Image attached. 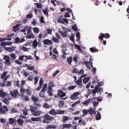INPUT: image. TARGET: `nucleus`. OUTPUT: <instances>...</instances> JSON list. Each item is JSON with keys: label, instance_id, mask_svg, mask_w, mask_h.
<instances>
[{"label": "nucleus", "instance_id": "obj_38", "mask_svg": "<svg viewBox=\"0 0 129 129\" xmlns=\"http://www.w3.org/2000/svg\"><path fill=\"white\" fill-rule=\"evenodd\" d=\"M80 118V117H75L74 119V120L72 122V124H76L77 123V122H74V121L77 120H79Z\"/></svg>", "mask_w": 129, "mask_h": 129}, {"label": "nucleus", "instance_id": "obj_19", "mask_svg": "<svg viewBox=\"0 0 129 129\" xmlns=\"http://www.w3.org/2000/svg\"><path fill=\"white\" fill-rule=\"evenodd\" d=\"M31 98L32 100L34 103L37 102L38 101V98L34 95L32 96Z\"/></svg>", "mask_w": 129, "mask_h": 129}, {"label": "nucleus", "instance_id": "obj_22", "mask_svg": "<svg viewBox=\"0 0 129 129\" xmlns=\"http://www.w3.org/2000/svg\"><path fill=\"white\" fill-rule=\"evenodd\" d=\"M47 85L46 84H44L42 87V91H45L47 89Z\"/></svg>", "mask_w": 129, "mask_h": 129}, {"label": "nucleus", "instance_id": "obj_48", "mask_svg": "<svg viewBox=\"0 0 129 129\" xmlns=\"http://www.w3.org/2000/svg\"><path fill=\"white\" fill-rule=\"evenodd\" d=\"M43 35L42 34L40 33L38 36V41L39 42L41 40L42 37Z\"/></svg>", "mask_w": 129, "mask_h": 129}, {"label": "nucleus", "instance_id": "obj_62", "mask_svg": "<svg viewBox=\"0 0 129 129\" xmlns=\"http://www.w3.org/2000/svg\"><path fill=\"white\" fill-rule=\"evenodd\" d=\"M34 69L33 66H29L27 68V69L31 71L34 70Z\"/></svg>", "mask_w": 129, "mask_h": 129}, {"label": "nucleus", "instance_id": "obj_27", "mask_svg": "<svg viewBox=\"0 0 129 129\" xmlns=\"http://www.w3.org/2000/svg\"><path fill=\"white\" fill-rule=\"evenodd\" d=\"M33 47L34 48H36L38 45V42L37 40H35L33 41Z\"/></svg>", "mask_w": 129, "mask_h": 129}, {"label": "nucleus", "instance_id": "obj_13", "mask_svg": "<svg viewBox=\"0 0 129 129\" xmlns=\"http://www.w3.org/2000/svg\"><path fill=\"white\" fill-rule=\"evenodd\" d=\"M31 26H27L25 27V29H26V31L27 32V34H28L31 33Z\"/></svg>", "mask_w": 129, "mask_h": 129}, {"label": "nucleus", "instance_id": "obj_5", "mask_svg": "<svg viewBox=\"0 0 129 129\" xmlns=\"http://www.w3.org/2000/svg\"><path fill=\"white\" fill-rule=\"evenodd\" d=\"M80 94V93L79 92H74L70 98L73 100H77L78 98V96Z\"/></svg>", "mask_w": 129, "mask_h": 129}, {"label": "nucleus", "instance_id": "obj_32", "mask_svg": "<svg viewBox=\"0 0 129 129\" xmlns=\"http://www.w3.org/2000/svg\"><path fill=\"white\" fill-rule=\"evenodd\" d=\"M64 110H56V114H62L64 113Z\"/></svg>", "mask_w": 129, "mask_h": 129}, {"label": "nucleus", "instance_id": "obj_4", "mask_svg": "<svg viewBox=\"0 0 129 129\" xmlns=\"http://www.w3.org/2000/svg\"><path fill=\"white\" fill-rule=\"evenodd\" d=\"M45 119L43 121V122L45 123H49L52 120V117L48 115H46L44 116Z\"/></svg>", "mask_w": 129, "mask_h": 129}, {"label": "nucleus", "instance_id": "obj_26", "mask_svg": "<svg viewBox=\"0 0 129 129\" xmlns=\"http://www.w3.org/2000/svg\"><path fill=\"white\" fill-rule=\"evenodd\" d=\"M54 86V83L52 81L49 82L48 85V88H52Z\"/></svg>", "mask_w": 129, "mask_h": 129}, {"label": "nucleus", "instance_id": "obj_36", "mask_svg": "<svg viewBox=\"0 0 129 129\" xmlns=\"http://www.w3.org/2000/svg\"><path fill=\"white\" fill-rule=\"evenodd\" d=\"M14 48L13 47H11L8 48L6 50L9 52H11L14 50Z\"/></svg>", "mask_w": 129, "mask_h": 129}, {"label": "nucleus", "instance_id": "obj_55", "mask_svg": "<svg viewBox=\"0 0 129 129\" xmlns=\"http://www.w3.org/2000/svg\"><path fill=\"white\" fill-rule=\"evenodd\" d=\"M22 111L23 112V114L25 116H26L27 114V112L28 110L26 109H25L24 110H23Z\"/></svg>", "mask_w": 129, "mask_h": 129}, {"label": "nucleus", "instance_id": "obj_14", "mask_svg": "<svg viewBox=\"0 0 129 129\" xmlns=\"http://www.w3.org/2000/svg\"><path fill=\"white\" fill-rule=\"evenodd\" d=\"M35 36L33 33H30L26 36V37L28 39H33L35 38Z\"/></svg>", "mask_w": 129, "mask_h": 129}, {"label": "nucleus", "instance_id": "obj_35", "mask_svg": "<svg viewBox=\"0 0 129 129\" xmlns=\"http://www.w3.org/2000/svg\"><path fill=\"white\" fill-rule=\"evenodd\" d=\"M52 39L54 42L58 43L59 42V40L56 39L54 37H52Z\"/></svg>", "mask_w": 129, "mask_h": 129}, {"label": "nucleus", "instance_id": "obj_44", "mask_svg": "<svg viewBox=\"0 0 129 129\" xmlns=\"http://www.w3.org/2000/svg\"><path fill=\"white\" fill-rule=\"evenodd\" d=\"M10 56L12 57V59L14 60L16 59V57L14 53H12L10 54Z\"/></svg>", "mask_w": 129, "mask_h": 129}, {"label": "nucleus", "instance_id": "obj_24", "mask_svg": "<svg viewBox=\"0 0 129 129\" xmlns=\"http://www.w3.org/2000/svg\"><path fill=\"white\" fill-rule=\"evenodd\" d=\"M71 126V124H64L63 125V127L64 128H69Z\"/></svg>", "mask_w": 129, "mask_h": 129}, {"label": "nucleus", "instance_id": "obj_8", "mask_svg": "<svg viewBox=\"0 0 129 129\" xmlns=\"http://www.w3.org/2000/svg\"><path fill=\"white\" fill-rule=\"evenodd\" d=\"M83 64L85 65V66L87 68L89 69L90 68V65L89 60V62L87 61H85L84 59L83 62Z\"/></svg>", "mask_w": 129, "mask_h": 129}, {"label": "nucleus", "instance_id": "obj_43", "mask_svg": "<svg viewBox=\"0 0 129 129\" xmlns=\"http://www.w3.org/2000/svg\"><path fill=\"white\" fill-rule=\"evenodd\" d=\"M62 28V31L64 32L67 33L69 31V29L68 28L64 27H63Z\"/></svg>", "mask_w": 129, "mask_h": 129}, {"label": "nucleus", "instance_id": "obj_11", "mask_svg": "<svg viewBox=\"0 0 129 129\" xmlns=\"http://www.w3.org/2000/svg\"><path fill=\"white\" fill-rule=\"evenodd\" d=\"M97 88V87H95L92 91V95L93 97L92 99L93 100H94L95 99V94L97 92V90H96Z\"/></svg>", "mask_w": 129, "mask_h": 129}, {"label": "nucleus", "instance_id": "obj_54", "mask_svg": "<svg viewBox=\"0 0 129 129\" xmlns=\"http://www.w3.org/2000/svg\"><path fill=\"white\" fill-rule=\"evenodd\" d=\"M3 101L4 103L7 105H8L9 104V102L7 99H4L3 100Z\"/></svg>", "mask_w": 129, "mask_h": 129}, {"label": "nucleus", "instance_id": "obj_20", "mask_svg": "<svg viewBox=\"0 0 129 129\" xmlns=\"http://www.w3.org/2000/svg\"><path fill=\"white\" fill-rule=\"evenodd\" d=\"M90 77H88L84 78L83 80V83H87L89 80Z\"/></svg>", "mask_w": 129, "mask_h": 129}, {"label": "nucleus", "instance_id": "obj_15", "mask_svg": "<svg viewBox=\"0 0 129 129\" xmlns=\"http://www.w3.org/2000/svg\"><path fill=\"white\" fill-rule=\"evenodd\" d=\"M58 95L61 97H62L66 96V94L65 93H63L62 90H60L58 91Z\"/></svg>", "mask_w": 129, "mask_h": 129}, {"label": "nucleus", "instance_id": "obj_50", "mask_svg": "<svg viewBox=\"0 0 129 129\" xmlns=\"http://www.w3.org/2000/svg\"><path fill=\"white\" fill-rule=\"evenodd\" d=\"M39 79V76H36L34 78V79L35 80V84L36 85L37 83L38 79Z\"/></svg>", "mask_w": 129, "mask_h": 129}, {"label": "nucleus", "instance_id": "obj_30", "mask_svg": "<svg viewBox=\"0 0 129 129\" xmlns=\"http://www.w3.org/2000/svg\"><path fill=\"white\" fill-rule=\"evenodd\" d=\"M97 112H98V113L96 115V119L97 120H99L101 119V116L100 114L99 113L98 111H97Z\"/></svg>", "mask_w": 129, "mask_h": 129}, {"label": "nucleus", "instance_id": "obj_16", "mask_svg": "<svg viewBox=\"0 0 129 129\" xmlns=\"http://www.w3.org/2000/svg\"><path fill=\"white\" fill-rule=\"evenodd\" d=\"M72 56H70L67 59V62L69 65H71L72 62Z\"/></svg>", "mask_w": 129, "mask_h": 129}, {"label": "nucleus", "instance_id": "obj_12", "mask_svg": "<svg viewBox=\"0 0 129 129\" xmlns=\"http://www.w3.org/2000/svg\"><path fill=\"white\" fill-rule=\"evenodd\" d=\"M89 50L91 52L93 53L98 52H99L98 50L97 49H96L95 47H93L90 48Z\"/></svg>", "mask_w": 129, "mask_h": 129}, {"label": "nucleus", "instance_id": "obj_9", "mask_svg": "<svg viewBox=\"0 0 129 129\" xmlns=\"http://www.w3.org/2000/svg\"><path fill=\"white\" fill-rule=\"evenodd\" d=\"M63 16L62 15H61L58 18L57 22L59 23L65 24V23L63 20Z\"/></svg>", "mask_w": 129, "mask_h": 129}, {"label": "nucleus", "instance_id": "obj_18", "mask_svg": "<svg viewBox=\"0 0 129 129\" xmlns=\"http://www.w3.org/2000/svg\"><path fill=\"white\" fill-rule=\"evenodd\" d=\"M20 26V24H17L15 26H14L13 27V31L14 32H16L17 30L19 29V27Z\"/></svg>", "mask_w": 129, "mask_h": 129}, {"label": "nucleus", "instance_id": "obj_64", "mask_svg": "<svg viewBox=\"0 0 129 129\" xmlns=\"http://www.w3.org/2000/svg\"><path fill=\"white\" fill-rule=\"evenodd\" d=\"M84 73V71L82 69H81L80 71L78 72V74H79L78 76L80 75V74L81 75H82Z\"/></svg>", "mask_w": 129, "mask_h": 129}, {"label": "nucleus", "instance_id": "obj_47", "mask_svg": "<svg viewBox=\"0 0 129 129\" xmlns=\"http://www.w3.org/2000/svg\"><path fill=\"white\" fill-rule=\"evenodd\" d=\"M56 127L55 125H50L48 126V127L46 128H55Z\"/></svg>", "mask_w": 129, "mask_h": 129}, {"label": "nucleus", "instance_id": "obj_25", "mask_svg": "<svg viewBox=\"0 0 129 129\" xmlns=\"http://www.w3.org/2000/svg\"><path fill=\"white\" fill-rule=\"evenodd\" d=\"M71 119V117H68L66 116H64L63 118V121L64 122L66 121L69 120H70Z\"/></svg>", "mask_w": 129, "mask_h": 129}, {"label": "nucleus", "instance_id": "obj_42", "mask_svg": "<svg viewBox=\"0 0 129 129\" xmlns=\"http://www.w3.org/2000/svg\"><path fill=\"white\" fill-rule=\"evenodd\" d=\"M88 109L86 110L85 109H84L82 110V112L83 113V114L82 115L83 116L84 115H86L87 114L88 112Z\"/></svg>", "mask_w": 129, "mask_h": 129}, {"label": "nucleus", "instance_id": "obj_57", "mask_svg": "<svg viewBox=\"0 0 129 129\" xmlns=\"http://www.w3.org/2000/svg\"><path fill=\"white\" fill-rule=\"evenodd\" d=\"M22 98L23 100L26 101H28L29 100V98L27 96H23Z\"/></svg>", "mask_w": 129, "mask_h": 129}, {"label": "nucleus", "instance_id": "obj_3", "mask_svg": "<svg viewBox=\"0 0 129 129\" xmlns=\"http://www.w3.org/2000/svg\"><path fill=\"white\" fill-rule=\"evenodd\" d=\"M86 76V74H84L81 76H80V79H78L76 82V84L78 85V87L79 88H81L82 87V85L81 84L82 82V79H81L83 77H85Z\"/></svg>", "mask_w": 129, "mask_h": 129}, {"label": "nucleus", "instance_id": "obj_31", "mask_svg": "<svg viewBox=\"0 0 129 129\" xmlns=\"http://www.w3.org/2000/svg\"><path fill=\"white\" fill-rule=\"evenodd\" d=\"M23 120L21 119H19L17 120V122L19 125H22L23 123Z\"/></svg>", "mask_w": 129, "mask_h": 129}, {"label": "nucleus", "instance_id": "obj_51", "mask_svg": "<svg viewBox=\"0 0 129 129\" xmlns=\"http://www.w3.org/2000/svg\"><path fill=\"white\" fill-rule=\"evenodd\" d=\"M25 57L26 58L24 59L25 61H27L28 59H31V56L30 55L25 56Z\"/></svg>", "mask_w": 129, "mask_h": 129}, {"label": "nucleus", "instance_id": "obj_21", "mask_svg": "<svg viewBox=\"0 0 129 129\" xmlns=\"http://www.w3.org/2000/svg\"><path fill=\"white\" fill-rule=\"evenodd\" d=\"M58 32L62 37H67L66 34L67 33L61 31H59Z\"/></svg>", "mask_w": 129, "mask_h": 129}, {"label": "nucleus", "instance_id": "obj_41", "mask_svg": "<svg viewBox=\"0 0 129 129\" xmlns=\"http://www.w3.org/2000/svg\"><path fill=\"white\" fill-rule=\"evenodd\" d=\"M49 113L50 114L53 115H55L56 114V113L54 109H52L50 111Z\"/></svg>", "mask_w": 129, "mask_h": 129}, {"label": "nucleus", "instance_id": "obj_33", "mask_svg": "<svg viewBox=\"0 0 129 129\" xmlns=\"http://www.w3.org/2000/svg\"><path fill=\"white\" fill-rule=\"evenodd\" d=\"M20 49L21 50L25 52L27 51L29 49V48H27L24 46L21 47Z\"/></svg>", "mask_w": 129, "mask_h": 129}, {"label": "nucleus", "instance_id": "obj_45", "mask_svg": "<svg viewBox=\"0 0 129 129\" xmlns=\"http://www.w3.org/2000/svg\"><path fill=\"white\" fill-rule=\"evenodd\" d=\"M72 29L75 31H78V28L76 24L73 26L72 27Z\"/></svg>", "mask_w": 129, "mask_h": 129}, {"label": "nucleus", "instance_id": "obj_49", "mask_svg": "<svg viewBox=\"0 0 129 129\" xmlns=\"http://www.w3.org/2000/svg\"><path fill=\"white\" fill-rule=\"evenodd\" d=\"M88 113L92 115L93 113V109L92 108H90L89 109H88Z\"/></svg>", "mask_w": 129, "mask_h": 129}, {"label": "nucleus", "instance_id": "obj_10", "mask_svg": "<svg viewBox=\"0 0 129 129\" xmlns=\"http://www.w3.org/2000/svg\"><path fill=\"white\" fill-rule=\"evenodd\" d=\"M43 43L44 44L50 45L52 44V41L48 39H45L43 41Z\"/></svg>", "mask_w": 129, "mask_h": 129}, {"label": "nucleus", "instance_id": "obj_40", "mask_svg": "<svg viewBox=\"0 0 129 129\" xmlns=\"http://www.w3.org/2000/svg\"><path fill=\"white\" fill-rule=\"evenodd\" d=\"M80 103V102L79 101H76L72 104V107L73 108L75 107V105L79 104Z\"/></svg>", "mask_w": 129, "mask_h": 129}, {"label": "nucleus", "instance_id": "obj_37", "mask_svg": "<svg viewBox=\"0 0 129 129\" xmlns=\"http://www.w3.org/2000/svg\"><path fill=\"white\" fill-rule=\"evenodd\" d=\"M89 62H90V65L91 67L93 68V66H92L93 64V59L92 58V56H89Z\"/></svg>", "mask_w": 129, "mask_h": 129}, {"label": "nucleus", "instance_id": "obj_39", "mask_svg": "<svg viewBox=\"0 0 129 129\" xmlns=\"http://www.w3.org/2000/svg\"><path fill=\"white\" fill-rule=\"evenodd\" d=\"M7 73L8 72L7 71L4 72L1 76V78L2 79H3L6 76Z\"/></svg>", "mask_w": 129, "mask_h": 129}, {"label": "nucleus", "instance_id": "obj_6", "mask_svg": "<svg viewBox=\"0 0 129 129\" xmlns=\"http://www.w3.org/2000/svg\"><path fill=\"white\" fill-rule=\"evenodd\" d=\"M100 35V36L99 37V38L102 40H103L104 37H105L106 38H108L110 37V35L108 33H106L104 34L103 33H101Z\"/></svg>", "mask_w": 129, "mask_h": 129}, {"label": "nucleus", "instance_id": "obj_63", "mask_svg": "<svg viewBox=\"0 0 129 129\" xmlns=\"http://www.w3.org/2000/svg\"><path fill=\"white\" fill-rule=\"evenodd\" d=\"M25 57V56L22 55L20 56L19 57V59L23 61L24 59V58Z\"/></svg>", "mask_w": 129, "mask_h": 129}, {"label": "nucleus", "instance_id": "obj_29", "mask_svg": "<svg viewBox=\"0 0 129 129\" xmlns=\"http://www.w3.org/2000/svg\"><path fill=\"white\" fill-rule=\"evenodd\" d=\"M33 31L34 33L38 34L39 31V29L37 27H35L33 28Z\"/></svg>", "mask_w": 129, "mask_h": 129}, {"label": "nucleus", "instance_id": "obj_34", "mask_svg": "<svg viewBox=\"0 0 129 129\" xmlns=\"http://www.w3.org/2000/svg\"><path fill=\"white\" fill-rule=\"evenodd\" d=\"M90 100H87L83 102L82 103V104L85 106H87L89 104Z\"/></svg>", "mask_w": 129, "mask_h": 129}, {"label": "nucleus", "instance_id": "obj_61", "mask_svg": "<svg viewBox=\"0 0 129 129\" xmlns=\"http://www.w3.org/2000/svg\"><path fill=\"white\" fill-rule=\"evenodd\" d=\"M26 93H27L28 95H29V96L31 94V92L30 91L29 89H26Z\"/></svg>", "mask_w": 129, "mask_h": 129}, {"label": "nucleus", "instance_id": "obj_58", "mask_svg": "<svg viewBox=\"0 0 129 129\" xmlns=\"http://www.w3.org/2000/svg\"><path fill=\"white\" fill-rule=\"evenodd\" d=\"M97 87V91L98 92H101V91L102 90V91H103V90L102 89V88L101 87H99L97 86H96L95 87Z\"/></svg>", "mask_w": 129, "mask_h": 129}, {"label": "nucleus", "instance_id": "obj_1", "mask_svg": "<svg viewBox=\"0 0 129 129\" xmlns=\"http://www.w3.org/2000/svg\"><path fill=\"white\" fill-rule=\"evenodd\" d=\"M30 110L33 112V115L35 116L39 115L41 113L37 108L34 106H30Z\"/></svg>", "mask_w": 129, "mask_h": 129}, {"label": "nucleus", "instance_id": "obj_53", "mask_svg": "<svg viewBox=\"0 0 129 129\" xmlns=\"http://www.w3.org/2000/svg\"><path fill=\"white\" fill-rule=\"evenodd\" d=\"M20 38L18 37H16L15 39V42L16 43H20Z\"/></svg>", "mask_w": 129, "mask_h": 129}, {"label": "nucleus", "instance_id": "obj_28", "mask_svg": "<svg viewBox=\"0 0 129 129\" xmlns=\"http://www.w3.org/2000/svg\"><path fill=\"white\" fill-rule=\"evenodd\" d=\"M31 120L33 121H40L41 119L40 118L33 117L31 118Z\"/></svg>", "mask_w": 129, "mask_h": 129}, {"label": "nucleus", "instance_id": "obj_59", "mask_svg": "<svg viewBox=\"0 0 129 129\" xmlns=\"http://www.w3.org/2000/svg\"><path fill=\"white\" fill-rule=\"evenodd\" d=\"M70 15L68 12L66 13L64 15V17L65 18L70 17Z\"/></svg>", "mask_w": 129, "mask_h": 129}, {"label": "nucleus", "instance_id": "obj_2", "mask_svg": "<svg viewBox=\"0 0 129 129\" xmlns=\"http://www.w3.org/2000/svg\"><path fill=\"white\" fill-rule=\"evenodd\" d=\"M3 59L6 60L4 62L5 64L6 65L9 66L11 65V63L10 61V59L8 56L5 55L4 56Z\"/></svg>", "mask_w": 129, "mask_h": 129}, {"label": "nucleus", "instance_id": "obj_52", "mask_svg": "<svg viewBox=\"0 0 129 129\" xmlns=\"http://www.w3.org/2000/svg\"><path fill=\"white\" fill-rule=\"evenodd\" d=\"M14 120L13 118H10L9 119V122L10 124H12L14 123Z\"/></svg>", "mask_w": 129, "mask_h": 129}, {"label": "nucleus", "instance_id": "obj_17", "mask_svg": "<svg viewBox=\"0 0 129 129\" xmlns=\"http://www.w3.org/2000/svg\"><path fill=\"white\" fill-rule=\"evenodd\" d=\"M0 94L2 98H4L7 95V93L4 92L3 90H0Z\"/></svg>", "mask_w": 129, "mask_h": 129}, {"label": "nucleus", "instance_id": "obj_46", "mask_svg": "<svg viewBox=\"0 0 129 129\" xmlns=\"http://www.w3.org/2000/svg\"><path fill=\"white\" fill-rule=\"evenodd\" d=\"M44 91H41L40 92L39 94V95L42 97L44 98L45 97L44 95Z\"/></svg>", "mask_w": 129, "mask_h": 129}, {"label": "nucleus", "instance_id": "obj_23", "mask_svg": "<svg viewBox=\"0 0 129 129\" xmlns=\"http://www.w3.org/2000/svg\"><path fill=\"white\" fill-rule=\"evenodd\" d=\"M52 89L51 88H48L47 92L50 96H52L53 95L52 92Z\"/></svg>", "mask_w": 129, "mask_h": 129}, {"label": "nucleus", "instance_id": "obj_7", "mask_svg": "<svg viewBox=\"0 0 129 129\" xmlns=\"http://www.w3.org/2000/svg\"><path fill=\"white\" fill-rule=\"evenodd\" d=\"M18 94V92L17 89L12 91H11L10 93V94L11 96L14 98L17 97Z\"/></svg>", "mask_w": 129, "mask_h": 129}, {"label": "nucleus", "instance_id": "obj_56", "mask_svg": "<svg viewBox=\"0 0 129 129\" xmlns=\"http://www.w3.org/2000/svg\"><path fill=\"white\" fill-rule=\"evenodd\" d=\"M10 76L9 75H7L4 78H3V81L4 82H6L7 79L9 78Z\"/></svg>", "mask_w": 129, "mask_h": 129}, {"label": "nucleus", "instance_id": "obj_60", "mask_svg": "<svg viewBox=\"0 0 129 129\" xmlns=\"http://www.w3.org/2000/svg\"><path fill=\"white\" fill-rule=\"evenodd\" d=\"M43 79L42 78H40V79L39 82V85L41 86H42L43 84Z\"/></svg>", "mask_w": 129, "mask_h": 129}]
</instances>
